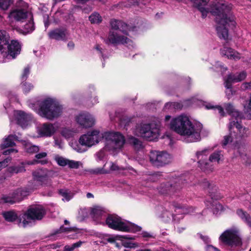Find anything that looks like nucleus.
<instances>
[{
	"label": "nucleus",
	"mask_w": 251,
	"mask_h": 251,
	"mask_svg": "<svg viewBox=\"0 0 251 251\" xmlns=\"http://www.w3.org/2000/svg\"><path fill=\"white\" fill-rule=\"evenodd\" d=\"M107 137L113 142L117 148H121L125 142L124 136L119 132H109Z\"/></svg>",
	"instance_id": "21"
},
{
	"label": "nucleus",
	"mask_w": 251,
	"mask_h": 251,
	"mask_svg": "<svg viewBox=\"0 0 251 251\" xmlns=\"http://www.w3.org/2000/svg\"><path fill=\"white\" fill-rule=\"evenodd\" d=\"M225 108L227 113L232 117L235 122H239L241 124V119L243 117L242 113L240 112L237 110L234 107V106L230 103H227L225 104Z\"/></svg>",
	"instance_id": "18"
},
{
	"label": "nucleus",
	"mask_w": 251,
	"mask_h": 251,
	"mask_svg": "<svg viewBox=\"0 0 251 251\" xmlns=\"http://www.w3.org/2000/svg\"><path fill=\"white\" fill-rule=\"evenodd\" d=\"M30 73V67L29 66L25 67L21 75V81H25L26 80L28 75Z\"/></svg>",
	"instance_id": "44"
},
{
	"label": "nucleus",
	"mask_w": 251,
	"mask_h": 251,
	"mask_svg": "<svg viewBox=\"0 0 251 251\" xmlns=\"http://www.w3.org/2000/svg\"><path fill=\"white\" fill-rule=\"evenodd\" d=\"M228 129L229 134L224 136L223 141H222V146H226L229 143L233 142L234 139H236L235 147L239 148L237 146L239 142L242 139L247 136V131L248 129L243 127L242 124L239 122L231 121L230 122L228 126Z\"/></svg>",
	"instance_id": "4"
},
{
	"label": "nucleus",
	"mask_w": 251,
	"mask_h": 251,
	"mask_svg": "<svg viewBox=\"0 0 251 251\" xmlns=\"http://www.w3.org/2000/svg\"><path fill=\"white\" fill-rule=\"evenodd\" d=\"M47 155V154L46 152H40V153H39L36 154L35 157H36V158H37L38 159H41V158L46 157Z\"/></svg>",
	"instance_id": "59"
},
{
	"label": "nucleus",
	"mask_w": 251,
	"mask_h": 251,
	"mask_svg": "<svg viewBox=\"0 0 251 251\" xmlns=\"http://www.w3.org/2000/svg\"><path fill=\"white\" fill-rule=\"evenodd\" d=\"M12 2V0H0V8L3 10H7Z\"/></svg>",
	"instance_id": "46"
},
{
	"label": "nucleus",
	"mask_w": 251,
	"mask_h": 251,
	"mask_svg": "<svg viewBox=\"0 0 251 251\" xmlns=\"http://www.w3.org/2000/svg\"><path fill=\"white\" fill-rule=\"evenodd\" d=\"M223 51H225L224 54V55L227 56L228 58L234 59H240V57L238 56V54H236V52L234 50L230 48L224 47Z\"/></svg>",
	"instance_id": "34"
},
{
	"label": "nucleus",
	"mask_w": 251,
	"mask_h": 251,
	"mask_svg": "<svg viewBox=\"0 0 251 251\" xmlns=\"http://www.w3.org/2000/svg\"><path fill=\"white\" fill-rule=\"evenodd\" d=\"M81 10V7L78 5H74L71 9L69 13L66 17V21L67 23L73 25L75 23V18L74 16V14L77 11H80Z\"/></svg>",
	"instance_id": "30"
},
{
	"label": "nucleus",
	"mask_w": 251,
	"mask_h": 251,
	"mask_svg": "<svg viewBox=\"0 0 251 251\" xmlns=\"http://www.w3.org/2000/svg\"><path fill=\"white\" fill-rule=\"evenodd\" d=\"M67 165L70 168L72 169H77L79 167L78 162L74 160H68V163H67Z\"/></svg>",
	"instance_id": "54"
},
{
	"label": "nucleus",
	"mask_w": 251,
	"mask_h": 251,
	"mask_svg": "<svg viewBox=\"0 0 251 251\" xmlns=\"http://www.w3.org/2000/svg\"><path fill=\"white\" fill-rule=\"evenodd\" d=\"M209 12L215 16V21L219 25L216 27L218 36L220 39L226 40L228 36L227 25L235 26V17L231 12V6L223 1L216 0L210 4Z\"/></svg>",
	"instance_id": "1"
},
{
	"label": "nucleus",
	"mask_w": 251,
	"mask_h": 251,
	"mask_svg": "<svg viewBox=\"0 0 251 251\" xmlns=\"http://www.w3.org/2000/svg\"><path fill=\"white\" fill-rule=\"evenodd\" d=\"M59 194L63 197H64L65 198H66V199L68 200H69V194L66 190L64 189H60L59 190Z\"/></svg>",
	"instance_id": "56"
},
{
	"label": "nucleus",
	"mask_w": 251,
	"mask_h": 251,
	"mask_svg": "<svg viewBox=\"0 0 251 251\" xmlns=\"http://www.w3.org/2000/svg\"><path fill=\"white\" fill-rule=\"evenodd\" d=\"M24 28L26 31V32L28 33H31L35 30L33 17L24 25Z\"/></svg>",
	"instance_id": "40"
},
{
	"label": "nucleus",
	"mask_w": 251,
	"mask_h": 251,
	"mask_svg": "<svg viewBox=\"0 0 251 251\" xmlns=\"http://www.w3.org/2000/svg\"><path fill=\"white\" fill-rule=\"evenodd\" d=\"M159 130L157 128L152 127L151 124L142 125L139 129V133L143 138L149 141H153L158 136Z\"/></svg>",
	"instance_id": "11"
},
{
	"label": "nucleus",
	"mask_w": 251,
	"mask_h": 251,
	"mask_svg": "<svg viewBox=\"0 0 251 251\" xmlns=\"http://www.w3.org/2000/svg\"><path fill=\"white\" fill-rule=\"evenodd\" d=\"M132 243L128 242H125L123 243V245L126 248H131L132 246H131Z\"/></svg>",
	"instance_id": "64"
},
{
	"label": "nucleus",
	"mask_w": 251,
	"mask_h": 251,
	"mask_svg": "<svg viewBox=\"0 0 251 251\" xmlns=\"http://www.w3.org/2000/svg\"><path fill=\"white\" fill-rule=\"evenodd\" d=\"M215 109H217L219 113L222 116L224 117L225 116V113L224 110L223 108L220 105L215 106Z\"/></svg>",
	"instance_id": "58"
},
{
	"label": "nucleus",
	"mask_w": 251,
	"mask_h": 251,
	"mask_svg": "<svg viewBox=\"0 0 251 251\" xmlns=\"http://www.w3.org/2000/svg\"><path fill=\"white\" fill-rule=\"evenodd\" d=\"M19 192H20V195L22 197V201L24 198L29 195V190L25 188H19Z\"/></svg>",
	"instance_id": "52"
},
{
	"label": "nucleus",
	"mask_w": 251,
	"mask_h": 251,
	"mask_svg": "<svg viewBox=\"0 0 251 251\" xmlns=\"http://www.w3.org/2000/svg\"><path fill=\"white\" fill-rule=\"evenodd\" d=\"M12 196L13 198V199L15 203L17 202H19L22 201V197L21 195H20V192H19V189L14 191L13 192Z\"/></svg>",
	"instance_id": "50"
},
{
	"label": "nucleus",
	"mask_w": 251,
	"mask_h": 251,
	"mask_svg": "<svg viewBox=\"0 0 251 251\" xmlns=\"http://www.w3.org/2000/svg\"><path fill=\"white\" fill-rule=\"evenodd\" d=\"M100 132L97 130L88 131L86 134L80 136L79 139L80 144L86 147H90L99 142Z\"/></svg>",
	"instance_id": "10"
},
{
	"label": "nucleus",
	"mask_w": 251,
	"mask_h": 251,
	"mask_svg": "<svg viewBox=\"0 0 251 251\" xmlns=\"http://www.w3.org/2000/svg\"><path fill=\"white\" fill-rule=\"evenodd\" d=\"M129 39L124 36L119 35L116 32L110 31L109 33L108 39L106 42L108 44V42L113 45H117L120 43L126 44Z\"/></svg>",
	"instance_id": "16"
},
{
	"label": "nucleus",
	"mask_w": 251,
	"mask_h": 251,
	"mask_svg": "<svg viewBox=\"0 0 251 251\" xmlns=\"http://www.w3.org/2000/svg\"><path fill=\"white\" fill-rule=\"evenodd\" d=\"M64 250L65 251H73L74 250V248H73L72 245H71V246L66 245L64 247Z\"/></svg>",
	"instance_id": "63"
},
{
	"label": "nucleus",
	"mask_w": 251,
	"mask_h": 251,
	"mask_svg": "<svg viewBox=\"0 0 251 251\" xmlns=\"http://www.w3.org/2000/svg\"><path fill=\"white\" fill-rule=\"evenodd\" d=\"M185 177V176L182 175L176 177L170 182H166L162 186L163 188H164L162 193L164 194H171L180 189L184 183L186 182Z\"/></svg>",
	"instance_id": "8"
},
{
	"label": "nucleus",
	"mask_w": 251,
	"mask_h": 251,
	"mask_svg": "<svg viewBox=\"0 0 251 251\" xmlns=\"http://www.w3.org/2000/svg\"><path fill=\"white\" fill-rule=\"evenodd\" d=\"M164 107L166 109H174L176 110H180L182 109L183 104L179 102H170L166 103Z\"/></svg>",
	"instance_id": "36"
},
{
	"label": "nucleus",
	"mask_w": 251,
	"mask_h": 251,
	"mask_svg": "<svg viewBox=\"0 0 251 251\" xmlns=\"http://www.w3.org/2000/svg\"><path fill=\"white\" fill-rule=\"evenodd\" d=\"M32 176L34 181L38 183V185L41 186H48L51 185V179L47 173L42 170H37L32 173Z\"/></svg>",
	"instance_id": "14"
},
{
	"label": "nucleus",
	"mask_w": 251,
	"mask_h": 251,
	"mask_svg": "<svg viewBox=\"0 0 251 251\" xmlns=\"http://www.w3.org/2000/svg\"><path fill=\"white\" fill-rule=\"evenodd\" d=\"M9 171L11 173L18 174L25 171V168L23 164L9 167Z\"/></svg>",
	"instance_id": "41"
},
{
	"label": "nucleus",
	"mask_w": 251,
	"mask_h": 251,
	"mask_svg": "<svg viewBox=\"0 0 251 251\" xmlns=\"http://www.w3.org/2000/svg\"><path fill=\"white\" fill-rule=\"evenodd\" d=\"M247 76V73L245 71L240 73L237 75H236V82H240L244 80Z\"/></svg>",
	"instance_id": "53"
},
{
	"label": "nucleus",
	"mask_w": 251,
	"mask_h": 251,
	"mask_svg": "<svg viewBox=\"0 0 251 251\" xmlns=\"http://www.w3.org/2000/svg\"><path fill=\"white\" fill-rule=\"evenodd\" d=\"M142 235L144 238H151L152 237L150 233L146 231H143L142 233Z\"/></svg>",
	"instance_id": "62"
},
{
	"label": "nucleus",
	"mask_w": 251,
	"mask_h": 251,
	"mask_svg": "<svg viewBox=\"0 0 251 251\" xmlns=\"http://www.w3.org/2000/svg\"><path fill=\"white\" fill-rule=\"evenodd\" d=\"M127 141L136 151H139L143 148L142 142L136 137L130 136L128 138Z\"/></svg>",
	"instance_id": "32"
},
{
	"label": "nucleus",
	"mask_w": 251,
	"mask_h": 251,
	"mask_svg": "<svg viewBox=\"0 0 251 251\" xmlns=\"http://www.w3.org/2000/svg\"><path fill=\"white\" fill-rule=\"evenodd\" d=\"M174 206L175 207V211L177 213L186 214L190 212V210L185 206H182L180 204H176L174 205Z\"/></svg>",
	"instance_id": "43"
},
{
	"label": "nucleus",
	"mask_w": 251,
	"mask_h": 251,
	"mask_svg": "<svg viewBox=\"0 0 251 251\" xmlns=\"http://www.w3.org/2000/svg\"><path fill=\"white\" fill-rule=\"evenodd\" d=\"M149 156L151 164L157 168L163 167L171 161L170 155L164 151H152L150 152Z\"/></svg>",
	"instance_id": "7"
},
{
	"label": "nucleus",
	"mask_w": 251,
	"mask_h": 251,
	"mask_svg": "<svg viewBox=\"0 0 251 251\" xmlns=\"http://www.w3.org/2000/svg\"><path fill=\"white\" fill-rule=\"evenodd\" d=\"M46 214L44 208L40 205L29 206L22 217L19 219V224L22 223L24 227H25L30 223L29 220H41Z\"/></svg>",
	"instance_id": "5"
},
{
	"label": "nucleus",
	"mask_w": 251,
	"mask_h": 251,
	"mask_svg": "<svg viewBox=\"0 0 251 251\" xmlns=\"http://www.w3.org/2000/svg\"><path fill=\"white\" fill-rule=\"evenodd\" d=\"M236 82V75L230 74L227 75V77L225 81V86L226 89H231L232 87V83Z\"/></svg>",
	"instance_id": "33"
},
{
	"label": "nucleus",
	"mask_w": 251,
	"mask_h": 251,
	"mask_svg": "<svg viewBox=\"0 0 251 251\" xmlns=\"http://www.w3.org/2000/svg\"><path fill=\"white\" fill-rule=\"evenodd\" d=\"M78 230V229L75 227H64V226H61L59 229L55 230L52 234H51V235L53 236L58 233L66 232H76Z\"/></svg>",
	"instance_id": "35"
},
{
	"label": "nucleus",
	"mask_w": 251,
	"mask_h": 251,
	"mask_svg": "<svg viewBox=\"0 0 251 251\" xmlns=\"http://www.w3.org/2000/svg\"><path fill=\"white\" fill-rule=\"evenodd\" d=\"M219 240L229 246H238L242 244L239 231L236 228H231L225 230L220 236Z\"/></svg>",
	"instance_id": "6"
},
{
	"label": "nucleus",
	"mask_w": 251,
	"mask_h": 251,
	"mask_svg": "<svg viewBox=\"0 0 251 251\" xmlns=\"http://www.w3.org/2000/svg\"><path fill=\"white\" fill-rule=\"evenodd\" d=\"M68 30L66 27L56 28L50 30L48 33L50 39L57 41H65L67 39Z\"/></svg>",
	"instance_id": "15"
},
{
	"label": "nucleus",
	"mask_w": 251,
	"mask_h": 251,
	"mask_svg": "<svg viewBox=\"0 0 251 251\" xmlns=\"http://www.w3.org/2000/svg\"><path fill=\"white\" fill-rule=\"evenodd\" d=\"M82 243L83 242L82 241H79L73 244L72 245L73 246V248H74L75 249L76 248H78L80 247L82 245Z\"/></svg>",
	"instance_id": "60"
},
{
	"label": "nucleus",
	"mask_w": 251,
	"mask_h": 251,
	"mask_svg": "<svg viewBox=\"0 0 251 251\" xmlns=\"http://www.w3.org/2000/svg\"><path fill=\"white\" fill-rule=\"evenodd\" d=\"M89 20L92 24H100L102 21L101 17L97 12L92 13L89 17Z\"/></svg>",
	"instance_id": "38"
},
{
	"label": "nucleus",
	"mask_w": 251,
	"mask_h": 251,
	"mask_svg": "<svg viewBox=\"0 0 251 251\" xmlns=\"http://www.w3.org/2000/svg\"><path fill=\"white\" fill-rule=\"evenodd\" d=\"M1 215L4 220L9 223H13L17 220L19 222L20 217H22V214L18 216L16 212L13 210L4 211L1 212Z\"/></svg>",
	"instance_id": "24"
},
{
	"label": "nucleus",
	"mask_w": 251,
	"mask_h": 251,
	"mask_svg": "<svg viewBox=\"0 0 251 251\" xmlns=\"http://www.w3.org/2000/svg\"><path fill=\"white\" fill-rule=\"evenodd\" d=\"M170 128L180 136H185L187 142H196L201 140V132L202 125L193 124L186 116L180 115L173 119Z\"/></svg>",
	"instance_id": "2"
},
{
	"label": "nucleus",
	"mask_w": 251,
	"mask_h": 251,
	"mask_svg": "<svg viewBox=\"0 0 251 251\" xmlns=\"http://www.w3.org/2000/svg\"><path fill=\"white\" fill-rule=\"evenodd\" d=\"M103 213V210H102L100 207H94L91 211V214L93 215V218L96 220H99L100 218L102 216Z\"/></svg>",
	"instance_id": "37"
},
{
	"label": "nucleus",
	"mask_w": 251,
	"mask_h": 251,
	"mask_svg": "<svg viewBox=\"0 0 251 251\" xmlns=\"http://www.w3.org/2000/svg\"><path fill=\"white\" fill-rule=\"evenodd\" d=\"M22 144L25 150L28 153H33L37 152L39 150L38 146L34 145L28 141H22Z\"/></svg>",
	"instance_id": "31"
},
{
	"label": "nucleus",
	"mask_w": 251,
	"mask_h": 251,
	"mask_svg": "<svg viewBox=\"0 0 251 251\" xmlns=\"http://www.w3.org/2000/svg\"><path fill=\"white\" fill-rule=\"evenodd\" d=\"M27 12L23 9H16L11 11L8 17L16 21L23 22L27 17Z\"/></svg>",
	"instance_id": "22"
},
{
	"label": "nucleus",
	"mask_w": 251,
	"mask_h": 251,
	"mask_svg": "<svg viewBox=\"0 0 251 251\" xmlns=\"http://www.w3.org/2000/svg\"><path fill=\"white\" fill-rule=\"evenodd\" d=\"M62 112V107L50 98L46 99L39 105L38 113L42 117L49 120L58 118Z\"/></svg>",
	"instance_id": "3"
},
{
	"label": "nucleus",
	"mask_w": 251,
	"mask_h": 251,
	"mask_svg": "<svg viewBox=\"0 0 251 251\" xmlns=\"http://www.w3.org/2000/svg\"><path fill=\"white\" fill-rule=\"evenodd\" d=\"M110 25L112 29L119 30L125 34H127V25L125 22L120 20L112 19L110 21Z\"/></svg>",
	"instance_id": "23"
},
{
	"label": "nucleus",
	"mask_w": 251,
	"mask_h": 251,
	"mask_svg": "<svg viewBox=\"0 0 251 251\" xmlns=\"http://www.w3.org/2000/svg\"><path fill=\"white\" fill-rule=\"evenodd\" d=\"M125 226L126 227V230H123V231L135 233L138 231H140L142 229L141 227L135 224H131L130 225H127L125 223Z\"/></svg>",
	"instance_id": "39"
},
{
	"label": "nucleus",
	"mask_w": 251,
	"mask_h": 251,
	"mask_svg": "<svg viewBox=\"0 0 251 251\" xmlns=\"http://www.w3.org/2000/svg\"><path fill=\"white\" fill-rule=\"evenodd\" d=\"M209 149H204L201 151H198L196 152V156L198 158L199 167L203 171L207 168L209 163L206 161V156L209 153Z\"/></svg>",
	"instance_id": "19"
},
{
	"label": "nucleus",
	"mask_w": 251,
	"mask_h": 251,
	"mask_svg": "<svg viewBox=\"0 0 251 251\" xmlns=\"http://www.w3.org/2000/svg\"><path fill=\"white\" fill-rule=\"evenodd\" d=\"M10 36L5 30H0V51H2L9 43Z\"/></svg>",
	"instance_id": "27"
},
{
	"label": "nucleus",
	"mask_w": 251,
	"mask_h": 251,
	"mask_svg": "<svg viewBox=\"0 0 251 251\" xmlns=\"http://www.w3.org/2000/svg\"><path fill=\"white\" fill-rule=\"evenodd\" d=\"M30 119V116L23 111H18L17 115V123L23 128L28 125Z\"/></svg>",
	"instance_id": "25"
},
{
	"label": "nucleus",
	"mask_w": 251,
	"mask_h": 251,
	"mask_svg": "<svg viewBox=\"0 0 251 251\" xmlns=\"http://www.w3.org/2000/svg\"><path fill=\"white\" fill-rule=\"evenodd\" d=\"M13 152L17 153L18 152V151L14 149H9L4 151L3 152V154L4 155H7Z\"/></svg>",
	"instance_id": "57"
},
{
	"label": "nucleus",
	"mask_w": 251,
	"mask_h": 251,
	"mask_svg": "<svg viewBox=\"0 0 251 251\" xmlns=\"http://www.w3.org/2000/svg\"><path fill=\"white\" fill-rule=\"evenodd\" d=\"M202 186L204 189H208V192L211 200H220L222 198L219 193L217 192V187L211 185L209 182L206 179L203 180Z\"/></svg>",
	"instance_id": "17"
},
{
	"label": "nucleus",
	"mask_w": 251,
	"mask_h": 251,
	"mask_svg": "<svg viewBox=\"0 0 251 251\" xmlns=\"http://www.w3.org/2000/svg\"><path fill=\"white\" fill-rule=\"evenodd\" d=\"M19 192H20V195L22 197V201L24 198L29 195V190L25 188H19Z\"/></svg>",
	"instance_id": "51"
},
{
	"label": "nucleus",
	"mask_w": 251,
	"mask_h": 251,
	"mask_svg": "<svg viewBox=\"0 0 251 251\" xmlns=\"http://www.w3.org/2000/svg\"><path fill=\"white\" fill-rule=\"evenodd\" d=\"M21 85L23 91L25 94L28 93L34 87L31 83H28L26 81H21Z\"/></svg>",
	"instance_id": "42"
},
{
	"label": "nucleus",
	"mask_w": 251,
	"mask_h": 251,
	"mask_svg": "<svg viewBox=\"0 0 251 251\" xmlns=\"http://www.w3.org/2000/svg\"><path fill=\"white\" fill-rule=\"evenodd\" d=\"M76 122L84 128L92 127L95 124V119L93 117L88 113H80L76 116Z\"/></svg>",
	"instance_id": "13"
},
{
	"label": "nucleus",
	"mask_w": 251,
	"mask_h": 251,
	"mask_svg": "<svg viewBox=\"0 0 251 251\" xmlns=\"http://www.w3.org/2000/svg\"><path fill=\"white\" fill-rule=\"evenodd\" d=\"M82 243L83 242L82 241H79L73 244L72 245L73 246V248H74L75 249L76 248H78L80 247L82 245Z\"/></svg>",
	"instance_id": "61"
},
{
	"label": "nucleus",
	"mask_w": 251,
	"mask_h": 251,
	"mask_svg": "<svg viewBox=\"0 0 251 251\" xmlns=\"http://www.w3.org/2000/svg\"><path fill=\"white\" fill-rule=\"evenodd\" d=\"M55 160L60 166H65L68 163V160L62 157H57L55 158Z\"/></svg>",
	"instance_id": "48"
},
{
	"label": "nucleus",
	"mask_w": 251,
	"mask_h": 251,
	"mask_svg": "<svg viewBox=\"0 0 251 251\" xmlns=\"http://www.w3.org/2000/svg\"><path fill=\"white\" fill-rule=\"evenodd\" d=\"M210 0H191L193 2L194 6L196 7L201 13L202 18L206 17L209 13L208 8L205 7Z\"/></svg>",
	"instance_id": "20"
},
{
	"label": "nucleus",
	"mask_w": 251,
	"mask_h": 251,
	"mask_svg": "<svg viewBox=\"0 0 251 251\" xmlns=\"http://www.w3.org/2000/svg\"><path fill=\"white\" fill-rule=\"evenodd\" d=\"M211 162H219L220 159V154L219 152H215L211 154L209 158Z\"/></svg>",
	"instance_id": "47"
},
{
	"label": "nucleus",
	"mask_w": 251,
	"mask_h": 251,
	"mask_svg": "<svg viewBox=\"0 0 251 251\" xmlns=\"http://www.w3.org/2000/svg\"><path fill=\"white\" fill-rule=\"evenodd\" d=\"M18 140V136L16 135H9L4 139L3 143L1 145L2 149H6L8 147H12L16 145L14 141Z\"/></svg>",
	"instance_id": "29"
},
{
	"label": "nucleus",
	"mask_w": 251,
	"mask_h": 251,
	"mask_svg": "<svg viewBox=\"0 0 251 251\" xmlns=\"http://www.w3.org/2000/svg\"><path fill=\"white\" fill-rule=\"evenodd\" d=\"M105 222L108 226L111 229L121 231L126 230L125 223L117 215H109L106 219Z\"/></svg>",
	"instance_id": "12"
},
{
	"label": "nucleus",
	"mask_w": 251,
	"mask_h": 251,
	"mask_svg": "<svg viewBox=\"0 0 251 251\" xmlns=\"http://www.w3.org/2000/svg\"><path fill=\"white\" fill-rule=\"evenodd\" d=\"M22 49V44L18 40H12L9 43L4 49L2 51L1 53L3 56L11 57L15 59L20 54Z\"/></svg>",
	"instance_id": "9"
},
{
	"label": "nucleus",
	"mask_w": 251,
	"mask_h": 251,
	"mask_svg": "<svg viewBox=\"0 0 251 251\" xmlns=\"http://www.w3.org/2000/svg\"><path fill=\"white\" fill-rule=\"evenodd\" d=\"M236 214L242 221L247 224L250 227H251V216L247 211L241 208L237 209Z\"/></svg>",
	"instance_id": "28"
},
{
	"label": "nucleus",
	"mask_w": 251,
	"mask_h": 251,
	"mask_svg": "<svg viewBox=\"0 0 251 251\" xmlns=\"http://www.w3.org/2000/svg\"><path fill=\"white\" fill-rule=\"evenodd\" d=\"M0 203H9L10 204H12L15 203V201L13 199L12 196H3L0 199Z\"/></svg>",
	"instance_id": "45"
},
{
	"label": "nucleus",
	"mask_w": 251,
	"mask_h": 251,
	"mask_svg": "<svg viewBox=\"0 0 251 251\" xmlns=\"http://www.w3.org/2000/svg\"><path fill=\"white\" fill-rule=\"evenodd\" d=\"M116 239L117 240L123 241V239H126V240H134V238L131 237L130 235H118L116 236Z\"/></svg>",
	"instance_id": "55"
},
{
	"label": "nucleus",
	"mask_w": 251,
	"mask_h": 251,
	"mask_svg": "<svg viewBox=\"0 0 251 251\" xmlns=\"http://www.w3.org/2000/svg\"><path fill=\"white\" fill-rule=\"evenodd\" d=\"M214 200H212V202L210 201V203L212 207L215 206L216 211L218 212L219 211H223L224 210V206L222 204L220 203L219 202H215L214 203Z\"/></svg>",
	"instance_id": "49"
},
{
	"label": "nucleus",
	"mask_w": 251,
	"mask_h": 251,
	"mask_svg": "<svg viewBox=\"0 0 251 251\" xmlns=\"http://www.w3.org/2000/svg\"><path fill=\"white\" fill-rule=\"evenodd\" d=\"M55 132V127L50 123L44 124L40 129V134L43 136H51Z\"/></svg>",
	"instance_id": "26"
}]
</instances>
